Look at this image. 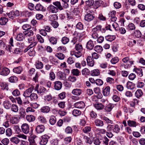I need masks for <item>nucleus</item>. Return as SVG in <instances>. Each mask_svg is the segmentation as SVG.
Wrapping results in <instances>:
<instances>
[{"label": "nucleus", "mask_w": 145, "mask_h": 145, "mask_svg": "<svg viewBox=\"0 0 145 145\" xmlns=\"http://www.w3.org/2000/svg\"><path fill=\"white\" fill-rule=\"evenodd\" d=\"M9 142V139L7 138H5L1 141V143L4 145H8Z\"/></svg>", "instance_id": "54"}, {"label": "nucleus", "mask_w": 145, "mask_h": 145, "mask_svg": "<svg viewBox=\"0 0 145 145\" xmlns=\"http://www.w3.org/2000/svg\"><path fill=\"white\" fill-rule=\"evenodd\" d=\"M94 18V16L93 14L88 13L85 15L84 17L85 20L88 22L92 20Z\"/></svg>", "instance_id": "9"}, {"label": "nucleus", "mask_w": 145, "mask_h": 145, "mask_svg": "<svg viewBox=\"0 0 145 145\" xmlns=\"http://www.w3.org/2000/svg\"><path fill=\"white\" fill-rule=\"evenodd\" d=\"M107 129L108 131H112L117 133H119L120 130V127L118 124L109 125L107 126Z\"/></svg>", "instance_id": "2"}, {"label": "nucleus", "mask_w": 145, "mask_h": 145, "mask_svg": "<svg viewBox=\"0 0 145 145\" xmlns=\"http://www.w3.org/2000/svg\"><path fill=\"white\" fill-rule=\"evenodd\" d=\"M82 73L83 75H88L89 74L90 71L88 69L85 68L82 71Z\"/></svg>", "instance_id": "36"}, {"label": "nucleus", "mask_w": 145, "mask_h": 145, "mask_svg": "<svg viewBox=\"0 0 145 145\" xmlns=\"http://www.w3.org/2000/svg\"><path fill=\"white\" fill-rule=\"evenodd\" d=\"M49 20L51 22L56 21L58 18V16L56 14H51L48 17Z\"/></svg>", "instance_id": "20"}, {"label": "nucleus", "mask_w": 145, "mask_h": 145, "mask_svg": "<svg viewBox=\"0 0 145 145\" xmlns=\"http://www.w3.org/2000/svg\"><path fill=\"white\" fill-rule=\"evenodd\" d=\"M127 123L128 125L131 127H135L137 125L136 122L133 121H128Z\"/></svg>", "instance_id": "39"}, {"label": "nucleus", "mask_w": 145, "mask_h": 145, "mask_svg": "<svg viewBox=\"0 0 145 145\" xmlns=\"http://www.w3.org/2000/svg\"><path fill=\"white\" fill-rule=\"evenodd\" d=\"M92 55V59H97L99 58L100 56V55L99 54H98L96 52H93L91 54Z\"/></svg>", "instance_id": "63"}, {"label": "nucleus", "mask_w": 145, "mask_h": 145, "mask_svg": "<svg viewBox=\"0 0 145 145\" xmlns=\"http://www.w3.org/2000/svg\"><path fill=\"white\" fill-rule=\"evenodd\" d=\"M119 61V59L118 57H115L112 58L110 60V62L112 64H115Z\"/></svg>", "instance_id": "41"}, {"label": "nucleus", "mask_w": 145, "mask_h": 145, "mask_svg": "<svg viewBox=\"0 0 145 145\" xmlns=\"http://www.w3.org/2000/svg\"><path fill=\"white\" fill-rule=\"evenodd\" d=\"M116 38L114 35H108L105 37L106 39L108 41L111 42L114 40Z\"/></svg>", "instance_id": "29"}, {"label": "nucleus", "mask_w": 145, "mask_h": 145, "mask_svg": "<svg viewBox=\"0 0 145 145\" xmlns=\"http://www.w3.org/2000/svg\"><path fill=\"white\" fill-rule=\"evenodd\" d=\"M86 5L89 7L92 6L94 4V1L93 0H89L86 1Z\"/></svg>", "instance_id": "56"}, {"label": "nucleus", "mask_w": 145, "mask_h": 145, "mask_svg": "<svg viewBox=\"0 0 145 145\" xmlns=\"http://www.w3.org/2000/svg\"><path fill=\"white\" fill-rule=\"evenodd\" d=\"M22 71V69L21 67L19 66L14 68L13 69V72L17 74H19Z\"/></svg>", "instance_id": "25"}, {"label": "nucleus", "mask_w": 145, "mask_h": 145, "mask_svg": "<svg viewBox=\"0 0 145 145\" xmlns=\"http://www.w3.org/2000/svg\"><path fill=\"white\" fill-rule=\"evenodd\" d=\"M10 72V70L8 68L0 66V74L4 76H7Z\"/></svg>", "instance_id": "4"}, {"label": "nucleus", "mask_w": 145, "mask_h": 145, "mask_svg": "<svg viewBox=\"0 0 145 145\" xmlns=\"http://www.w3.org/2000/svg\"><path fill=\"white\" fill-rule=\"evenodd\" d=\"M54 89L56 90H60L62 88V83L59 81H56L54 82Z\"/></svg>", "instance_id": "7"}, {"label": "nucleus", "mask_w": 145, "mask_h": 145, "mask_svg": "<svg viewBox=\"0 0 145 145\" xmlns=\"http://www.w3.org/2000/svg\"><path fill=\"white\" fill-rule=\"evenodd\" d=\"M49 40L53 44H56L57 42V39L53 37H50L49 39Z\"/></svg>", "instance_id": "42"}, {"label": "nucleus", "mask_w": 145, "mask_h": 145, "mask_svg": "<svg viewBox=\"0 0 145 145\" xmlns=\"http://www.w3.org/2000/svg\"><path fill=\"white\" fill-rule=\"evenodd\" d=\"M101 1H95L94 4V8L95 9H97L101 5Z\"/></svg>", "instance_id": "57"}, {"label": "nucleus", "mask_w": 145, "mask_h": 145, "mask_svg": "<svg viewBox=\"0 0 145 145\" xmlns=\"http://www.w3.org/2000/svg\"><path fill=\"white\" fill-rule=\"evenodd\" d=\"M21 128L22 132L24 134H27L29 132V128L27 124L24 123L22 124Z\"/></svg>", "instance_id": "5"}, {"label": "nucleus", "mask_w": 145, "mask_h": 145, "mask_svg": "<svg viewBox=\"0 0 145 145\" xmlns=\"http://www.w3.org/2000/svg\"><path fill=\"white\" fill-rule=\"evenodd\" d=\"M35 91H37L38 94H43L46 91V89L43 86H39V85L37 84L36 85L34 88Z\"/></svg>", "instance_id": "3"}, {"label": "nucleus", "mask_w": 145, "mask_h": 145, "mask_svg": "<svg viewBox=\"0 0 145 145\" xmlns=\"http://www.w3.org/2000/svg\"><path fill=\"white\" fill-rule=\"evenodd\" d=\"M35 65L36 68L38 69H42L43 67V65L42 63L39 61H37L35 62Z\"/></svg>", "instance_id": "17"}, {"label": "nucleus", "mask_w": 145, "mask_h": 145, "mask_svg": "<svg viewBox=\"0 0 145 145\" xmlns=\"http://www.w3.org/2000/svg\"><path fill=\"white\" fill-rule=\"evenodd\" d=\"M0 86L1 88V89H6V90L8 89V85L6 83L3 82H0Z\"/></svg>", "instance_id": "33"}, {"label": "nucleus", "mask_w": 145, "mask_h": 145, "mask_svg": "<svg viewBox=\"0 0 145 145\" xmlns=\"http://www.w3.org/2000/svg\"><path fill=\"white\" fill-rule=\"evenodd\" d=\"M34 89L33 87H31L27 89L24 92L23 95L25 97H29Z\"/></svg>", "instance_id": "6"}, {"label": "nucleus", "mask_w": 145, "mask_h": 145, "mask_svg": "<svg viewBox=\"0 0 145 145\" xmlns=\"http://www.w3.org/2000/svg\"><path fill=\"white\" fill-rule=\"evenodd\" d=\"M110 88L109 86H107L103 90V95L105 96H108L110 94Z\"/></svg>", "instance_id": "13"}, {"label": "nucleus", "mask_w": 145, "mask_h": 145, "mask_svg": "<svg viewBox=\"0 0 145 145\" xmlns=\"http://www.w3.org/2000/svg\"><path fill=\"white\" fill-rule=\"evenodd\" d=\"M127 29L129 30H134L135 29V26L133 24L130 23L127 26Z\"/></svg>", "instance_id": "35"}, {"label": "nucleus", "mask_w": 145, "mask_h": 145, "mask_svg": "<svg viewBox=\"0 0 145 145\" xmlns=\"http://www.w3.org/2000/svg\"><path fill=\"white\" fill-rule=\"evenodd\" d=\"M103 82L101 79H98L95 80V83L97 86H101L103 84Z\"/></svg>", "instance_id": "59"}, {"label": "nucleus", "mask_w": 145, "mask_h": 145, "mask_svg": "<svg viewBox=\"0 0 145 145\" xmlns=\"http://www.w3.org/2000/svg\"><path fill=\"white\" fill-rule=\"evenodd\" d=\"M94 46V45L93 41L91 40H89L87 43L86 47L88 49L92 50Z\"/></svg>", "instance_id": "15"}, {"label": "nucleus", "mask_w": 145, "mask_h": 145, "mask_svg": "<svg viewBox=\"0 0 145 145\" xmlns=\"http://www.w3.org/2000/svg\"><path fill=\"white\" fill-rule=\"evenodd\" d=\"M8 21L7 18L5 17L1 18L0 19V24L1 25H5Z\"/></svg>", "instance_id": "26"}, {"label": "nucleus", "mask_w": 145, "mask_h": 145, "mask_svg": "<svg viewBox=\"0 0 145 145\" xmlns=\"http://www.w3.org/2000/svg\"><path fill=\"white\" fill-rule=\"evenodd\" d=\"M24 39V35L22 33H19L16 37V39L18 41H22Z\"/></svg>", "instance_id": "24"}, {"label": "nucleus", "mask_w": 145, "mask_h": 145, "mask_svg": "<svg viewBox=\"0 0 145 145\" xmlns=\"http://www.w3.org/2000/svg\"><path fill=\"white\" fill-rule=\"evenodd\" d=\"M75 108H84L85 107V104L82 101H81L79 102H77L74 104Z\"/></svg>", "instance_id": "11"}, {"label": "nucleus", "mask_w": 145, "mask_h": 145, "mask_svg": "<svg viewBox=\"0 0 145 145\" xmlns=\"http://www.w3.org/2000/svg\"><path fill=\"white\" fill-rule=\"evenodd\" d=\"M55 56L58 59L61 60L63 59L65 57L64 55L61 53H58L56 54Z\"/></svg>", "instance_id": "48"}, {"label": "nucleus", "mask_w": 145, "mask_h": 145, "mask_svg": "<svg viewBox=\"0 0 145 145\" xmlns=\"http://www.w3.org/2000/svg\"><path fill=\"white\" fill-rule=\"evenodd\" d=\"M14 46H12L11 45L9 44L7 45L6 46L5 49L8 51L9 52H13V47Z\"/></svg>", "instance_id": "49"}, {"label": "nucleus", "mask_w": 145, "mask_h": 145, "mask_svg": "<svg viewBox=\"0 0 145 145\" xmlns=\"http://www.w3.org/2000/svg\"><path fill=\"white\" fill-rule=\"evenodd\" d=\"M82 92V90L80 89H75L72 90L71 93L74 95L78 96L81 94Z\"/></svg>", "instance_id": "14"}, {"label": "nucleus", "mask_w": 145, "mask_h": 145, "mask_svg": "<svg viewBox=\"0 0 145 145\" xmlns=\"http://www.w3.org/2000/svg\"><path fill=\"white\" fill-rule=\"evenodd\" d=\"M91 75L93 76H97L100 74V71L99 69H94L91 71Z\"/></svg>", "instance_id": "21"}, {"label": "nucleus", "mask_w": 145, "mask_h": 145, "mask_svg": "<svg viewBox=\"0 0 145 145\" xmlns=\"http://www.w3.org/2000/svg\"><path fill=\"white\" fill-rule=\"evenodd\" d=\"M69 41V39L65 37H63L61 39V42L64 44H66L68 43Z\"/></svg>", "instance_id": "46"}, {"label": "nucleus", "mask_w": 145, "mask_h": 145, "mask_svg": "<svg viewBox=\"0 0 145 145\" xmlns=\"http://www.w3.org/2000/svg\"><path fill=\"white\" fill-rule=\"evenodd\" d=\"M142 95L143 92L142 90L140 89L137 90L135 94L136 97L138 98L141 97Z\"/></svg>", "instance_id": "27"}, {"label": "nucleus", "mask_w": 145, "mask_h": 145, "mask_svg": "<svg viewBox=\"0 0 145 145\" xmlns=\"http://www.w3.org/2000/svg\"><path fill=\"white\" fill-rule=\"evenodd\" d=\"M137 7L141 11H143L145 10V5L143 4H138Z\"/></svg>", "instance_id": "58"}, {"label": "nucleus", "mask_w": 145, "mask_h": 145, "mask_svg": "<svg viewBox=\"0 0 145 145\" xmlns=\"http://www.w3.org/2000/svg\"><path fill=\"white\" fill-rule=\"evenodd\" d=\"M96 131L99 135H102L105 134L106 132V131L104 129H100L97 128L96 129Z\"/></svg>", "instance_id": "34"}, {"label": "nucleus", "mask_w": 145, "mask_h": 145, "mask_svg": "<svg viewBox=\"0 0 145 145\" xmlns=\"http://www.w3.org/2000/svg\"><path fill=\"white\" fill-rule=\"evenodd\" d=\"M6 135L8 137H10L12 134V131L11 129L8 128L6 131Z\"/></svg>", "instance_id": "52"}, {"label": "nucleus", "mask_w": 145, "mask_h": 145, "mask_svg": "<svg viewBox=\"0 0 145 145\" xmlns=\"http://www.w3.org/2000/svg\"><path fill=\"white\" fill-rule=\"evenodd\" d=\"M75 48L77 51L81 52L82 49V46L81 44H76L75 45Z\"/></svg>", "instance_id": "53"}, {"label": "nucleus", "mask_w": 145, "mask_h": 145, "mask_svg": "<svg viewBox=\"0 0 145 145\" xmlns=\"http://www.w3.org/2000/svg\"><path fill=\"white\" fill-rule=\"evenodd\" d=\"M126 87L128 89H132L134 88V85L132 82L129 81L127 83Z\"/></svg>", "instance_id": "28"}, {"label": "nucleus", "mask_w": 145, "mask_h": 145, "mask_svg": "<svg viewBox=\"0 0 145 145\" xmlns=\"http://www.w3.org/2000/svg\"><path fill=\"white\" fill-rule=\"evenodd\" d=\"M144 86V83L142 82H138L137 84V86L139 88H142Z\"/></svg>", "instance_id": "64"}, {"label": "nucleus", "mask_w": 145, "mask_h": 145, "mask_svg": "<svg viewBox=\"0 0 145 145\" xmlns=\"http://www.w3.org/2000/svg\"><path fill=\"white\" fill-rule=\"evenodd\" d=\"M94 50L95 51L98 53H101L103 50L102 47L100 45H97L94 47Z\"/></svg>", "instance_id": "30"}, {"label": "nucleus", "mask_w": 145, "mask_h": 145, "mask_svg": "<svg viewBox=\"0 0 145 145\" xmlns=\"http://www.w3.org/2000/svg\"><path fill=\"white\" fill-rule=\"evenodd\" d=\"M74 59L72 57H69L67 59V62L69 64H72L74 63Z\"/></svg>", "instance_id": "47"}, {"label": "nucleus", "mask_w": 145, "mask_h": 145, "mask_svg": "<svg viewBox=\"0 0 145 145\" xmlns=\"http://www.w3.org/2000/svg\"><path fill=\"white\" fill-rule=\"evenodd\" d=\"M86 60L88 65L91 67L94 66L95 64L94 60L91 56H88Z\"/></svg>", "instance_id": "8"}, {"label": "nucleus", "mask_w": 145, "mask_h": 145, "mask_svg": "<svg viewBox=\"0 0 145 145\" xmlns=\"http://www.w3.org/2000/svg\"><path fill=\"white\" fill-rule=\"evenodd\" d=\"M36 37L37 39L40 43H42L44 42V40L40 35L38 34L37 35Z\"/></svg>", "instance_id": "60"}, {"label": "nucleus", "mask_w": 145, "mask_h": 145, "mask_svg": "<svg viewBox=\"0 0 145 145\" xmlns=\"http://www.w3.org/2000/svg\"><path fill=\"white\" fill-rule=\"evenodd\" d=\"M54 5H50L47 8L48 13H56L58 12L59 10H63V7L60 2L56 1L53 3Z\"/></svg>", "instance_id": "1"}, {"label": "nucleus", "mask_w": 145, "mask_h": 145, "mask_svg": "<svg viewBox=\"0 0 145 145\" xmlns=\"http://www.w3.org/2000/svg\"><path fill=\"white\" fill-rule=\"evenodd\" d=\"M22 28L24 30L28 31L30 30L31 28V26L29 24H25L22 26Z\"/></svg>", "instance_id": "43"}, {"label": "nucleus", "mask_w": 145, "mask_h": 145, "mask_svg": "<svg viewBox=\"0 0 145 145\" xmlns=\"http://www.w3.org/2000/svg\"><path fill=\"white\" fill-rule=\"evenodd\" d=\"M10 121L12 124H16L18 122V119L15 117H12L10 118Z\"/></svg>", "instance_id": "38"}, {"label": "nucleus", "mask_w": 145, "mask_h": 145, "mask_svg": "<svg viewBox=\"0 0 145 145\" xmlns=\"http://www.w3.org/2000/svg\"><path fill=\"white\" fill-rule=\"evenodd\" d=\"M10 140L11 142L16 144H18L20 142V139L16 137H13L11 138Z\"/></svg>", "instance_id": "19"}, {"label": "nucleus", "mask_w": 145, "mask_h": 145, "mask_svg": "<svg viewBox=\"0 0 145 145\" xmlns=\"http://www.w3.org/2000/svg\"><path fill=\"white\" fill-rule=\"evenodd\" d=\"M76 28L80 30H82L83 28V25L80 22H78L76 25Z\"/></svg>", "instance_id": "62"}, {"label": "nucleus", "mask_w": 145, "mask_h": 145, "mask_svg": "<svg viewBox=\"0 0 145 145\" xmlns=\"http://www.w3.org/2000/svg\"><path fill=\"white\" fill-rule=\"evenodd\" d=\"M36 130L37 133L39 134L41 133L44 131V127L42 125H39L36 127Z\"/></svg>", "instance_id": "12"}, {"label": "nucleus", "mask_w": 145, "mask_h": 145, "mask_svg": "<svg viewBox=\"0 0 145 145\" xmlns=\"http://www.w3.org/2000/svg\"><path fill=\"white\" fill-rule=\"evenodd\" d=\"M71 72L73 75L76 76H79L80 74V71L77 69H72Z\"/></svg>", "instance_id": "23"}, {"label": "nucleus", "mask_w": 145, "mask_h": 145, "mask_svg": "<svg viewBox=\"0 0 145 145\" xmlns=\"http://www.w3.org/2000/svg\"><path fill=\"white\" fill-rule=\"evenodd\" d=\"M18 80L17 77L16 76H13L10 77L9 78V81L11 82H16Z\"/></svg>", "instance_id": "44"}, {"label": "nucleus", "mask_w": 145, "mask_h": 145, "mask_svg": "<svg viewBox=\"0 0 145 145\" xmlns=\"http://www.w3.org/2000/svg\"><path fill=\"white\" fill-rule=\"evenodd\" d=\"M38 119L39 121L42 123H46L47 121L46 119L44 117L40 116L39 117Z\"/></svg>", "instance_id": "50"}, {"label": "nucleus", "mask_w": 145, "mask_h": 145, "mask_svg": "<svg viewBox=\"0 0 145 145\" xmlns=\"http://www.w3.org/2000/svg\"><path fill=\"white\" fill-rule=\"evenodd\" d=\"M35 8L37 11H43L44 10V7L40 4H37L35 7Z\"/></svg>", "instance_id": "32"}, {"label": "nucleus", "mask_w": 145, "mask_h": 145, "mask_svg": "<svg viewBox=\"0 0 145 145\" xmlns=\"http://www.w3.org/2000/svg\"><path fill=\"white\" fill-rule=\"evenodd\" d=\"M133 71L140 77H141L143 76L142 69L140 68H135L134 69Z\"/></svg>", "instance_id": "10"}, {"label": "nucleus", "mask_w": 145, "mask_h": 145, "mask_svg": "<svg viewBox=\"0 0 145 145\" xmlns=\"http://www.w3.org/2000/svg\"><path fill=\"white\" fill-rule=\"evenodd\" d=\"M100 29H101V25H97L92 29V31L93 32H97L98 33L99 31H100Z\"/></svg>", "instance_id": "61"}, {"label": "nucleus", "mask_w": 145, "mask_h": 145, "mask_svg": "<svg viewBox=\"0 0 145 145\" xmlns=\"http://www.w3.org/2000/svg\"><path fill=\"white\" fill-rule=\"evenodd\" d=\"M56 122V118L54 116H52L49 120V122L52 125H54Z\"/></svg>", "instance_id": "37"}, {"label": "nucleus", "mask_w": 145, "mask_h": 145, "mask_svg": "<svg viewBox=\"0 0 145 145\" xmlns=\"http://www.w3.org/2000/svg\"><path fill=\"white\" fill-rule=\"evenodd\" d=\"M95 108L97 109H103L104 106L101 103H97L94 105Z\"/></svg>", "instance_id": "51"}, {"label": "nucleus", "mask_w": 145, "mask_h": 145, "mask_svg": "<svg viewBox=\"0 0 145 145\" xmlns=\"http://www.w3.org/2000/svg\"><path fill=\"white\" fill-rule=\"evenodd\" d=\"M25 35L26 37H32L34 34L33 32L31 30L26 31L24 32Z\"/></svg>", "instance_id": "16"}, {"label": "nucleus", "mask_w": 145, "mask_h": 145, "mask_svg": "<svg viewBox=\"0 0 145 145\" xmlns=\"http://www.w3.org/2000/svg\"><path fill=\"white\" fill-rule=\"evenodd\" d=\"M81 114V112L78 109H74L72 111V114L74 116H77Z\"/></svg>", "instance_id": "45"}, {"label": "nucleus", "mask_w": 145, "mask_h": 145, "mask_svg": "<svg viewBox=\"0 0 145 145\" xmlns=\"http://www.w3.org/2000/svg\"><path fill=\"white\" fill-rule=\"evenodd\" d=\"M26 118V120L29 122L33 121L35 120V117L32 115H27Z\"/></svg>", "instance_id": "22"}, {"label": "nucleus", "mask_w": 145, "mask_h": 145, "mask_svg": "<svg viewBox=\"0 0 145 145\" xmlns=\"http://www.w3.org/2000/svg\"><path fill=\"white\" fill-rule=\"evenodd\" d=\"M94 123L95 125L97 126L102 127L104 125L103 121L98 119L95 120Z\"/></svg>", "instance_id": "18"}, {"label": "nucleus", "mask_w": 145, "mask_h": 145, "mask_svg": "<svg viewBox=\"0 0 145 145\" xmlns=\"http://www.w3.org/2000/svg\"><path fill=\"white\" fill-rule=\"evenodd\" d=\"M65 131L67 134H71L72 133L73 130L71 127L68 126L65 129Z\"/></svg>", "instance_id": "31"}, {"label": "nucleus", "mask_w": 145, "mask_h": 145, "mask_svg": "<svg viewBox=\"0 0 145 145\" xmlns=\"http://www.w3.org/2000/svg\"><path fill=\"white\" fill-rule=\"evenodd\" d=\"M12 94L14 96H17L20 95V92L18 89H16L12 92Z\"/></svg>", "instance_id": "55"}, {"label": "nucleus", "mask_w": 145, "mask_h": 145, "mask_svg": "<svg viewBox=\"0 0 145 145\" xmlns=\"http://www.w3.org/2000/svg\"><path fill=\"white\" fill-rule=\"evenodd\" d=\"M29 97L31 101H33L37 99L38 98V96L37 94L32 93L31 94Z\"/></svg>", "instance_id": "40"}]
</instances>
